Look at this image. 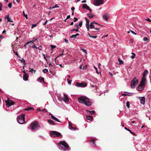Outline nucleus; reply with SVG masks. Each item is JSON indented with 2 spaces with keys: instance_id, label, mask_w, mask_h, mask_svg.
<instances>
[{
  "instance_id": "nucleus-25",
  "label": "nucleus",
  "mask_w": 151,
  "mask_h": 151,
  "mask_svg": "<svg viewBox=\"0 0 151 151\" xmlns=\"http://www.w3.org/2000/svg\"><path fill=\"white\" fill-rule=\"evenodd\" d=\"M86 111L87 112H89V113L93 115L95 114V111H90L88 110H86Z\"/></svg>"
},
{
  "instance_id": "nucleus-51",
  "label": "nucleus",
  "mask_w": 151,
  "mask_h": 151,
  "mask_svg": "<svg viewBox=\"0 0 151 151\" xmlns=\"http://www.w3.org/2000/svg\"><path fill=\"white\" fill-rule=\"evenodd\" d=\"M33 71H34V73H35V70H34L33 69H31V70H30V72H32V73L33 72Z\"/></svg>"
},
{
  "instance_id": "nucleus-46",
  "label": "nucleus",
  "mask_w": 151,
  "mask_h": 151,
  "mask_svg": "<svg viewBox=\"0 0 151 151\" xmlns=\"http://www.w3.org/2000/svg\"><path fill=\"white\" fill-rule=\"evenodd\" d=\"M74 26L75 27H76L77 28V29H78L79 27H78L79 25H78L77 24H75Z\"/></svg>"
},
{
  "instance_id": "nucleus-16",
  "label": "nucleus",
  "mask_w": 151,
  "mask_h": 151,
  "mask_svg": "<svg viewBox=\"0 0 151 151\" xmlns=\"http://www.w3.org/2000/svg\"><path fill=\"white\" fill-rule=\"evenodd\" d=\"M37 79L40 82L42 83V82L45 83V82H44V78L43 77H40L38 78Z\"/></svg>"
},
{
  "instance_id": "nucleus-44",
  "label": "nucleus",
  "mask_w": 151,
  "mask_h": 151,
  "mask_svg": "<svg viewBox=\"0 0 151 151\" xmlns=\"http://www.w3.org/2000/svg\"><path fill=\"white\" fill-rule=\"evenodd\" d=\"M2 3L0 2V11L2 10Z\"/></svg>"
},
{
  "instance_id": "nucleus-7",
  "label": "nucleus",
  "mask_w": 151,
  "mask_h": 151,
  "mask_svg": "<svg viewBox=\"0 0 151 151\" xmlns=\"http://www.w3.org/2000/svg\"><path fill=\"white\" fill-rule=\"evenodd\" d=\"M104 2V0H95L94 1V4L96 6H99Z\"/></svg>"
},
{
  "instance_id": "nucleus-59",
  "label": "nucleus",
  "mask_w": 151,
  "mask_h": 151,
  "mask_svg": "<svg viewBox=\"0 0 151 151\" xmlns=\"http://www.w3.org/2000/svg\"><path fill=\"white\" fill-rule=\"evenodd\" d=\"M47 20H46V21L43 24V25H45L47 24Z\"/></svg>"
},
{
  "instance_id": "nucleus-11",
  "label": "nucleus",
  "mask_w": 151,
  "mask_h": 151,
  "mask_svg": "<svg viewBox=\"0 0 151 151\" xmlns=\"http://www.w3.org/2000/svg\"><path fill=\"white\" fill-rule=\"evenodd\" d=\"M82 8L83 9H86L90 11V13H91V9L89 8V7L86 4H84L82 6Z\"/></svg>"
},
{
  "instance_id": "nucleus-39",
  "label": "nucleus",
  "mask_w": 151,
  "mask_h": 151,
  "mask_svg": "<svg viewBox=\"0 0 151 151\" xmlns=\"http://www.w3.org/2000/svg\"><path fill=\"white\" fill-rule=\"evenodd\" d=\"M71 31H76V32H78L79 31V30L78 29H72V30H70Z\"/></svg>"
},
{
  "instance_id": "nucleus-21",
  "label": "nucleus",
  "mask_w": 151,
  "mask_h": 151,
  "mask_svg": "<svg viewBox=\"0 0 151 151\" xmlns=\"http://www.w3.org/2000/svg\"><path fill=\"white\" fill-rule=\"evenodd\" d=\"M5 19H7L8 22H13V21L12 20V19L10 18L9 15H6L5 17Z\"/></svg>"
},
{
  "instance_id": "nucleus-62",
  "label": "nucleus",
  "mask_w": 151,
  "mask_h": 151,
  "mask_svg": "<svg viewBox=\"0 0 151 151\" xmlns=\"http://www.w3.org/2000/svg\"><path fill=\"white\" fill-rule=\"evenodd\" d=\"M70 15H68L67 16V18L66 19H67L69 18H70Z\"/></svg>"
},
{
  "instance_id": "nucleus-4",
  "label": "nucleus",
  "mask_w": 151,
  "mask_h": 151,
  "mask_svg": "<svg viewBox=\"0 0 151 151\" xmlns=\"http://www.w3.org/2000/svg\"><path fill=\"white\" fill-rule=\"evenodd\" d=\"M17 119L18 122L19 124H23L25 122V115L23 114L18 116L17 118Z\"/></svg>"
},
{
  "instance_id": "nucleus-60",
  "label": "nucleus",
  "mask_w": 151,
  "mask_h": 151,
  "mask_svg": "<svg viewBox=\"0 0 151 151\" xmlns=\"http://www.w3.org/2000/svg\"><path fill=\"white\" fill-rule=\"evenodd\" d=\"M86 28H87V30L88 31H89V28H90V27H89V26L87 27H86Z\"/></svg>"
},
{
  "instance_id": "nucleus-6",
  "label": "nucleus",
  "mask_w": 151,
  "mask_h": 151,
  "mask_svg": "<svg viewBox=\"0 0 151 151\" xmlns=\"http://www.w3.org/2000/svg\"><path fill=\"white\" fill-rule=\"evenodd\" d=\"M138 82V80L136 78H133L131 81V86L132 88H134L136 86V85Z\"/></svg>"
},
{
  "instance_id": "nucleus-5",
  "label": "nucleus",
  "mask_w": 151,
  "mask_h": 151,
  "mask_svg": "<svg viewBox=\"0 0 151 151\" xmlns=\"http://www.w3.org/2000/svg\"><path fill=\"white\" fill-rule=\"evenodd\" d=\"M50 134L54 137H59L61 136V134L58 132L51 131L50 132Z\"/></svg>"
},
{
  "instance_id": "nucleus-48",
  "label": "nucleus",
  "mask_w": 151,
  "mask_h": 151,
  "mask_svg": "<svg viewBox=\"0 0 151 151\" xmlns=\"http://www.w3.org/2000/svg\"><path fill=\"white\" fill-rule=\"evenodd\" d=\"M59 7V6H58L57 5H55L54 6L52 7V9L55 8H58Z\"/></svg>"
},
{
  "instance_id": "nucleus-36",
  "label": "nucleus",
  "mask_w": 151,
  "mask_h": 151,
  "mask_svg": "<svg viewBox=\"0 0 151 151\" xmlns=\"http://www.w3.org/2000/svg\"><path fill=\"white\" fill-rule=\"evenodd\" d=\"M23 14L24 17L26 18L27 19V14H25V12L24 11L23 12Z\"/></svg>"
},
{
  "instance_id": "nucleus-38",
  "label": "nucleus",
  "mask_w": 151,
  "mask_h": 151,
  "mask_svg": "<svg viewBox=\"0 0 151 151\" xmlns=\"http://www.w3.org/2000/svg\"><path fill=\"white\" fill-rule=\"evenodd\" d=\"M94 68L96 70V73L98 74H99V73H100V72H99L98 71L97 68H96L95 66L94 67Z\"/></svg>"
},
{
  "instance_id": "nucleus-61",
  "label": "nucleus",
  "mask_w": 151,
  "mask_h": 151,
  "mask_svg": "<svg viewBox=\"0 0 151 151\" xmlns=\"http://www.w3.org/2000/svg\"><path fill=\"white\" fill-rule=\"evenodd\" d=\"M75 7H72L71 8V10L72 11H73L75 10Z\"/></svg>"
},
{
  "instance_id": "nucleus-34",
  "label": "nucleus",
  "mask_w": 151,
  "mask_h": 151,
  "mask_svg": "<svg viewBox=\"0 0 151 151\" xmlns=\"http://www.w3.org/2000/svg\"><path fill=\"white\" fill-rule=\"evenodd\" d=\"M129 104H130L129 102L128 101H127V103H126V106H127V107L128 108H129V106H130Z\"/></svg>"
},
{
  "instance_id": "nucleus-56",
  "label": "nucleus",
  "mask_w": 151,
  "mask_h": 151,
  "mask_svg": "<svg viewBox=\"0 0 151 151\" xmlns=\"http://www.w3.org/2000/svg\"><path fill=\"white\" fill-rule=\"evenodd\" d=\"M32 47L33 48H36V49H37V47L36 46H35V45H33L32 46Z\"/></svg>"
},
{
  "instance_id": "nucleus-18",
  "label": "nucleus",
  "mask_w": 151,
  "mask_h": 151,
  "mask_svg": "<svg viewBox=\"0 0 151 151\" xmlns=\"http://www.w3.org/2000/svg\"><path fill=\"white\" fill-rule=\"evenodd\" d=\"M29 76L27 74H24L23 76V78L24 80L25 81H27L28 80V78Z\"/></svg>"
},
{
  "instance_id": "nucleus-20",
  "label": "nucleus",
  "mask_w": 151,
  "mask_h": 151,
  "mask_svg": "<svg viewBox=\"0 0 151 151\" xmlns=\"http://www.w3.org/2000/svg\"><path fill=\"white\" fill-rule=\"evenodd\" d=\"M103 18L106 20H107L109 18V16L106 13L103 15Z\"/></svg>"
},
{
  "instance_id": "nucleus-2",
  "label": "nucleus",
  "mask_w": 151,
  "mask_h": 151,
  "mask_svg": "<svg viewBox=\"0 0 151 151\" xmlns=\"http://www.w3.org/2000/svg\"><path fill=\"white\" fill-rule=\"evenodd\" d=\"M58 146L60 149L64 151L68 150L69 147V146L67 144L63 141H61L58 144Z\"/></svg>"
},
{
  "instance_id": "nucleus-50",
  "label": "nucleus",
  "mask_w": 151,
  "mask_h": 151,
  "mask_svg": "<svg viewBox=\"0 0 151 151\" xmlns=\"http://www.w3.org/2000/svg\"><path fill=\"white\" fill-rule=\"evenodd\" d=\"M74 22H76L78 20V19L77 18H76V17H74Z\"/></svg>"
},
{
  "instance_id": "nucleus-42",
  "label": "nucleus",
  "mask_w": 151,
  "mask_h": 151,
  "mask_svg": "<svg viewBox=\"0 0 151 151\" xmlns=\"http://www.w3.org/2000/svg\"><path fill=\"white\" fill-rule=\"evenodd\" d=\"M37 26V24H32V26L31 27V28L32 29L34 27H36Z\"/></svg>"
},
{
  "instance_id": "nucleus-15",
  "label": "nucleus",
  "mask_w": 151,
  "mask_h": 151,
  "mask_svg": "<svg viewBox=\"0 0 151 151\" xmlns=\"http://www.w3.org/2000/svg\"><path fill=\"white\" fill-rule=\"evenodd\" d=\"M148 73L147 70H145L143 72L142 77L146 78L147 75L148 74Z\"/></svg>"
},
{
  "instance_id": "nucleus-40",
  "label": "nucleus",
  "mask_w": 151,
  "mask_h": 151,
  "mask_svg": "<svg viewBox=\"0 0 151 151\" xmlns=\"http://www.w3.org/2000/svg\"><path fill=\"white\" fill-rule=\"evenodd\" d=\"M82 23H83V22H82V21H81L79 23V24H78V25L80 27H81V26H82Z\"/></svg>"
},
{
  "instance_id": "nucleus-53",
  "label": "nucleus",
  "mask_w": 151,
  "mask_h": 151,
  "mask_svg": "<svg viewBox=\"0 0 151 151\" xmlns=\"http://www.w3.org/2000/svg\"><path fill=\"white\" fill-rule=\"evenodd\" d=\"M82 50H83V52L84 53H85L86 54L87 53V51L86 50H85V49H83Z\"/></svg>"
},
{
  "instance_id": "nucleus-24",
  "label": "nucleus",
  "mask_w": 151,
  "mask_h": 151,
  "mask_svg": "<svg viewBox=\"0 0 151 151\" xmlns=\"http://www.w3.org/2000/svg\"><path fill=\"white\" fill-rule=\"evenodd\" d=\"M48 122L52 125H54L55 123V122L51 119H49L48 120Z\"/></svg>"
},
{
  "instance_id": "nucleus-17",
  "label": "nucleus",
  "mask_w": 151,
  "mask_h": 151,
  "mask_svg": "<svg viewBox=\"0 0 151 151\" xmlns=\"http://www.w3.org/2000/svg\"><path fill=\"white\" fill-rule=\"evenodd\" d=\"M86 118L87 120L90 121H92L93 118L92 116H90L89 115H86Z\"/></svg>"
},
{
  "instance_id": "nucleus-58",
  "label": "nucleus",
  "mask_w": 151,
  "mask_h": 151,
  "mask_svg": "<svg viewBox=\"0 0 151 151\" xmlns=\"http://www.w3.org/2000/svg\"><path fill=\"white\" fill-rule=\"evenodd\" d=\"M146 20L150 22H151V20L150 19H149L148 18L146 19Z\"/></svg>"
},
{
  "instance_id": "nucleus-27",
  "label": "nucleus",
  "mask_w": 151,
  "mask_h": 151,
  "mask_svg": "<svg viewBox=\"0 0 151 151\" xmlns=\"http://www.w3.org/2000/svg\"><path fill=\"white\" fill-rule=\"evenodd\" d=\"M37 39H36L35 38H34L33 39V40H32V41H29V42H27L25 45H27L29 43H31V42H33H33H34L36 40H37Z\"/></svg>"
},
{
  "instance_id": "nucleus-30",
  "label": "nucleus",
  "mask_w": 151,
  "mask_h": 151,
  "mask_svg": "<svg viewBox=\"0 0 151 151\" xmlns=\"http://www.w3.org/2000/svg\"><path fill=\"white\" fill-rule=\"evenodd\" d=\"M124 129L129 131L131 134H134L133 132H132L130 129H127L126 127H125Z\"/></svg>"
},
{
  "instance_id": "nucleus-37",
  "label": "nucleus",
  "mask_w": 151,
  "mask_h": 151,
  "mask_svg": "<svg viewBox=\"0 0 151 151\" xmlns=\"http://www.w3.org/2000/svg\"><path fill=\"white\" fill-rule=\"evenodd\" d=\"M69 128L70 129H71L72 130H76V129H77L76 128L73 127H70Z\"/></svg>"
},
{
  "instance_id": "nucleus-13",
  "label": "nucleus",
  "mask_w": 151,
  "mask_h": 151,
  "mask_svg": "<svg viewBox=\"0 0 151 151\" xmlns=\"http://www.w3.org/2000/svg\"><path fill=\"white\" fill-rule=\"evenodd\" d=\"M90 27V28L92 29L94 28L96 30H99L100 29L99 28H95V26L94 24L92 23H91L90 25L89 26Z\"/></svg>"
},
{
  "instance_id": "nucleus-55",
  "label": "nucleus",
  "mask_w": 151,
  "mask_h": 151,
  "mask_svg": "<svg viewBox=\"0 0 151 151\" xmlns=\"http://www.w3.org/2000/svg\"><path fill=\"white\" fill-rule=\"evenodd\" d=\"M14 52L15 53V54L17 55V56H18V54L17 52H15L14 51Z\"/></svg>"
},
{
  "instance_id": "nucleus-31",
  "label": "nucleus",
  "mask_w": 151,
  "mask_h": 151,
  "mask_svg": "<svg viewBox=\"0 0 151 151\" xmlns=\"http://www.w3.org/2000/svg\"><path fill=\"white\" fill-rule=\"evenodd\" d=\"M42 71L44 73H47L48 72V71L47 69L45 68L42 70Z\"/></svg>"
},
{
  "instance_id": "nucleus-8",
  "label": "nucleus",
  "mask_w": 151,
  "mask_h": 151,
  "mask_svg": "<svg viewBox=\"0 0 151 151\" xmlns=\"http://www.w3.org/2000/svg\"><path fill=\"white\" fill-rule=\"evenodd\" d=\"M75 85L78 87H84L86 86L87 84L85 83H81L77 82L75 84Z\"/></svg>"
},
{
  "instance_id": "nucleus-23",
  "label": "nucleus",
  "mask_w": 151,
  "mask_h": 151,
  "mask_svg": "<svg viewBox=\"0 0 151 151\" xmlns=\"http://www.w3.org/2000/svg\"><path fill=\"white\" fill-rule=\"evenodd\" d=\"M52 119H53L56 121H57L58 122H60V121H59V120L58 118H57L55 117L54 116H52Z\"/></svg>"
},
{
  "instance_id": "nucleus-49",
  "label": "nucleus",
  "mask_w": 151,
  "mask_h": 151,
  "mask_svg": "<svg viewBox=\"0 0 151 151\" xmlns=\"http://www.w3.org/2000/svg\"><path fill=\"white\" fill-rule=\"evenodd\" d=\"M51 47L52 49H53L56 47V46L52 45H51Z\"/></svg>"
},
{
  "instance_id": "nucleus-14",
  "label": "nucleus",
  "mask_w": 151,
  "mask_h": 151,
  "mask_svg": "<svg viewBox=\"0 0 151 151\" xmlns=\"http://www.w3.org/2000/svg\"><path fill=\"white\" fill-rule=\"evenodd\" d=\"M145 82L146 78L142 77L140 84H141L142 85L144 86L145 84Z\"/></svg>"
},
{
  "instance_id": "nucleus-19",
  "label": "nucleus",
  "mask_w": 151,
  "mask_h": 151,
  "mask_svg": "<svg viewBox=\"0 0 151 151\" xmlns=\"http://www.w3.org/2000/svg\"><path fill=\"white\" fill-rule=\"evenodd\" d=\"M143 85L140 84L138 87V90L139 91H142V88Z\"/></svg>"
},
{
  "instance_id": "nucleus-33",
  "label": "nucleus",
  "mask_w": 151,
  "mask_h": 151,
  "mask_svg": "<svg viewBox=\"0 0 151 151\" xmlns=\"http://www.w3.org/2000/svg\"><path fill=\"white\" fill-rule=\"evenodd\" d=\"M132 55L131 56V58L132 59H133L135 58V54L133 52H132Z\"/></svg>"
},
{
  "instance_id": "nucleus-28",
  "label": "nucleus",
  "mask_w": 151,
  "mask_h": 151,
  "mask_svg": "<svg viewBox=\"0 0 151 151\" xmlns=\"http://www.w3.org/2000/svg\"><path fill=\"white\" fill-rule=\"evenodd\" d=\"M19 60L22 63H23L24 64V66L23 67V68H24V65H25V60L23 58H22V60L19 59Z\"/></svg>"
},
{
  "instance_id": "nucleus-54",
  "label": "nucleus",
  "mask_w": 151,
  "mask_h": 151,
  "mask_svg": "<svg viewBox=\"0 0 151 151\" xmlns=\"http://www.w3.org/2000/svg\"><path fill=\"white\" fill-rule=\"evenodd\" d=\"M131 32L132 33H133V34H134L135 35H136L137 34L136 33H135V32H134L133 31L131 30Z\"/></svg>"
},
{
  "instance_id": "nucleus-47",
  "label": "nucleus",
  "mask_w": 151,
  "mask_h": 151,
  "mask_svg": "<svg viewBox=\"0 0 151 151\" xmlns=\"http://www.w3.org/2000/svg\"><path fill=\"white\" fill-rule=\"evenodd\" d=\"M148 40V38L146 37H145L143 39V40L145 41H147Z\"/></svg>"
},
{
  "instance_id": "nucleus-57",
  "label": "nucleus",
  "mask_w": 151,
  "mask_h": 151,
  "mask_svg": "<svg viewBox=\"0 0 151 151\" xmlns=\"http://www.w3.org/2000/svg\"><path fill=\"white\" fill-rule=\"evenodd\" d=\"M64 40L65 41V42H66V43H68V40L67 39H64Z\"/></svg>"
},
{
  "instance_id": "nucleus-10",
  "label": "nucleus",
  "mask_w": 151,
  "mask_h": 151,
  "mask_svg": "<svg viewBox=\"0 0 151 151\" xmlns=\"http://www.w3.org/2000/svg\"><path fill=\"white\" fill-rule=\"evenodd\" d=\"M138 98L140 100L141 104L143 105H144L145 103V98L144 97H139Z\"/></svg>"
},
{
  "instance_id": "nucleus-26",
  "label": "nucleus",
  "mask_w": 151,
  "mask_h": 151,
  "mask_svg": "<svg viewBox=\"0 0 151 151\" xmlns=\"http://www.w3.org/2000/svg\"><path fill=\"white\" fill-rule=\"evenodd\" d=\"M34 109L32 107H28L25 109V110L26 111L32 110Z\"/></svg>"
},
{
  "instance_id": "nucleus-32",
  "label": "nucleus",
  "mask_w": 151,
  "mask_h": 151,
  "mask_svg": "<svg viewBox=\"0 0 151 151\" xmlns=\"http://www.w3.org/2000/svg\"><path fill=\"white\" fill-rule=\"evenodd\" d=\"M118 61L119 63V65H122L123 63V61L122 60L120 59L119 58Z\"/></svg>"
},
{
  "instance_id": "nucleus-45",
  "label": "nucleus",
  "mask_w": 151,
  "mask_h": 151,
  "mask_svg": "<svg viewBox=\"0 0 151 151\" xmlns=\"http://www.w3.org/2000/svg\"><path fill=\"white\" fill-rule=\"evenodd\" d=\"M89 37L91 38H96L97 37V36H92L91 35H89Z\"/></svg>"
},
{
  "instance_id": "nucleus-43",
  "label": "nucleus",
  "mask_w": 151,
  "mask_h": 151,
  "mask_svg": "<svg viewBox=\"0 0 151 151\" xmlns=\"http://www.w3.org/2000/svg\"><path fill=\"white\" fill-rule=\"evenodd\" d=\"M8 6L10 8H11L12 7V3H9L8 5Z\"/></svg>"
},
{
  "instance_id": "nucleus-63",
  "label": "nucleus",
  "mask_w": 151,
  "mask_h": 151,
  "mask_svg": "<svg viewBox=\"0 0 151 151\" xmlns=\"http://www.w3.org/2000/svg\"><path fill=\"white\" fill-rule=\"evenodd\" d=\"M122 95H124V96H128V95H129L127 94H124V93L122 94Z\"/></svg>"
},
{
  "instance_id": "nucleus-35",
  "label": "nucleus",
  "mask_w": 151,
  "mask_h": 151,
  "mask_svg": "<svg viewBox=\"0 0 151 151\" xmlns=\"http://www.w3.org/2000/svg\"><path fill=\"white\" fill-rule=\"evenodd\" d=\"M76 35H73L70 37V38H73L74 39H75L76 38Z\"/></svg>"
},
{
  "instance_id": "nucleus-1",
  "label": "nucleus",
  "mask_w": 151,
  "mask_h": 151,
  "mask_svg": "<svg viewBox=\"0 0 151 151\" xmlns=\"http://www.w3.org/2000/svg\"><path fill=\"white\" fill-rule=\"evenodd\" d=\"M78 101L80 103L83 104L87 106H90L92 104L91 100L85 96H82L79 97Z\"/></svg>"
},
{
  "instance_id": "nucleus-12",
  "label": "nucleus",
  "mask_w": 151,
  "mask_h": 151,
  "mask_svg": "<svg viewBox=\"0 0 151 151\" xmlns=\"http://www.w3.org/2000/svg\"><path fill=\"white\" fill-rule=\"evenodd\" d=\"M64 98L63 99V100L65 103H67L69 102V100L67 96L65 94H64Z\"/></svg>"
},
{
  "instance_id": "nucleus-29",
  "label": "nucleus",
  "mask_w": 151,
  "mask_h": 151,
  "mask_svg": "<svg viewBox=\"0 0 151 151\" xmlns=\"http://www.w3.org/2000/svg\"><path fill=\"white\" fill-rule=\"evenodd\" d=\"M88 17H89V19H91L93 17V16H94L95 15H93L92 14H87Z\"/></svg>"
},
{
  "instance_id": "nucleus-9",
  "label": "nucleus",
  "mask_w": 151,
  "mask_h": 151,
  "mask_svg": "<svg viewBox=\"0 0 151 151\" xmlns=\"http://www.w3.org/2000/svg\"><path fill=\"white\" fill-rule=\"evenodd\" d=\"M6 105L8 106H10L13 105L14 102L11 100L8 99L7 101H5Z\"/></svg>"
},
{
  "instance_id": "nucleus-22",
  "label": "nucleus",
  "mask_w": 151,
  "mask_h": 151,
  "mask_svg": "<svg viewBox=\"0 0 151 151\" xmlns=\"http://www.w3.org/2000/svg\"><path fill=\"white\" fill-rule=\"evenodd\" d=\"M85 19L86 20V27L89 26V20L86 18H85Z\"/></svg>"
},
{
  "instance_id": "nucleus-52",
  "label": "nucleus",
  "mask_w": 151,
  "mask_h": 151,
  "mask_svg": "<svg viewBox=\"0 0 151 151\" xmlns=\"http://www.w3.org/2000/svg\"><path fill=\"white\" fill-rule=\"evenodd\" d=\"M95 140L94 139H93L92 140V142L93 144L95 145Z\"/></svg>"
},
{
  "instance_id": "nucleus-64",
  "label": "nucleus",
  "mask_w": 151,
  "mask_h": 151,
  "mask_svg": "<svg viewBox=\"0 0 151 151\" xmlns=\"http://www.w3.org/2000/svg\"><path fill=\"white\" fill-rule=\"evenodd\" d=\"M98 67L99 68H100V66L101 65V64L100 63H99L98 65Z\"/></svg>"
},
{
  "instance_id": "nucleus-41",
  "label": "nucleus",
  "mask_w": 151,
  "mask_h": 151,
  "mask_svg": "<svg viewBox=\"0 0 151 151\" xmlns=\"http://www.w3.org/2000/svg\"><path fill=\"white\" fill-rule=\"evenodd\" d=\"M71 80H70L69 79H67V81L68 83V84L70 85L71 84Z\"/></svg>"
},
{
  "instance_id": "nucleus-3",
  "label": "nucleus",
  "mask_w": 151,
  "mask_h": 151,
  "mask_svg": "<svg viewBox=\"0 0 151 151\" xmlns=\"http://www.w3.org/2000/svg\"><path fill=\"white\" fill-rule=\"evenodd\" d=\"M31 129L32 131L36 130L40 128V126L37 122L35 121L32 122L30 124Z\"/></svg>"
}]
</instances>
